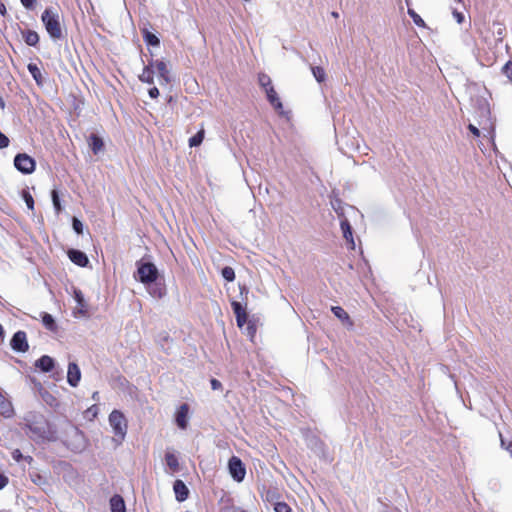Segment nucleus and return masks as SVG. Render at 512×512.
<instances>
[{
    "mask_svg": "<svg viewBox=\"0 0 512 512\" xmlns=\"http://www.w3.org/2000/svg\"><path fill=\"white\" fill-rule=\"evenodd\" d=\"M240 512H246V511H244V510H241Z\"/></svg>",
    "mask_w": 512,
    "mask_h": 512,
    "instance_id": "obj_60",
    "label": "nucleus"
},
{
    "mask_svg": "<svg viewBox=\"0 0 512 512\" xmlns=\"http://www.w3.org/2000/svg\"><path fill=\"white\" fill-rule=\"evenodd\" d=\"M5 10H6V9H5V6H4V5H1V6H0V13H1V14H4Z\"/></svg>",
    "mask_w": 512,
    "mask_h": 512,
    "instance_id": "obj_55",
    "label": "nucleus"
},
{
    "mask_svg": "<svg viewBox=\"0 0 512 512\" xmlns=\"http://www.w3.org/2000/svg\"><path fill=\"white\" fill-rule=\"evenodd\" d=\"M221 275L222 277L231 282L235 279V272H234V269L232 267H229V266H226L222 269L221 271Z\"/></svg>",
    "mask_w": 512,
    "mask_h": 512,
    "instance_id": "obj_32",
    "label": "nucleus"
},
{
    "mask_svg": "<svg viewBox=\"0 0 512 512\" xmlns=\"http://www.w3.org/2000/svg\"><path fill=\"white\" fill-rule=\"evenodd\" d=\"M42 322L47 329L51 331L56 329V324L52 315L45 313L42 317Z\"/></svg>",
    "mask_w": 512,
    "mask_h": 512,
    "instance_id": "obj_29",
    "label": "nucleus"
},
{
    "mask_svg": "<svg viewBox=\"0 0 512 512\" xmlns=\"http://www.w3.org/2000/svg\"><path fill=\"white\" fill-rule=\"evenodd\" d=\"M205 131L202 127L193 137L189 139V146L190 147H197L199 146L203 139H204Z\"/></svg>",
    "mask_w": 512,
    "mask_h": 512,
    "instance_id": "obj_25",
    "label": "nucleus"
},
{
    "mask_svg": "<svg viewBox=\"0 0 512 512\" xmlns=\"http://www.w3.org/2000/svg\"><path fill=\"white\" fill-rule=\"evenodd\" d=\"M247 330H248V334L251 336H253V334L255 333V329L252 326H248Z\"/></svg>",
    "mask_w": 512,
    "mask_h": 512,
    "instance_id": "obj_52",
    "label": "nucleus"
},
{
    "mask_svg": "<svg viewBox=\"0 0 512 512\" xmlns=\"http://www.w3.org/2000/svg\"><path fill=\"white\" fill-rule=\"evenodd\" d=\"M221 386H222V385H221V382H220V381H218L217 379H212V380H211V387H212V389H213V390H217V389H219Z\"/></svg>",
    "mask_w": 512,
    "mask_h": 512,
    "instance_id": "obj_49",
    "label": "nucleus"
},
{
    "mask_svg": "<svg viewBox=\"0 0 512 512\" xmlns=\"http://www.w3.org/2000/svg\"><path fill=\"white\" fill-rule=\"evenodd\" d=\"M92 398L96 400L98 398V392H94Z\"/></svg>",
    "mask_w": 512,
    "mask_h": 512,
    "instance_id": "obj_56",
    "label": "nucleus"
},
{
    "mask_svg": "<svg viewBox=\"0 0 512 512\" xmlns=\"http://www.w3.org/2000/svg\"><path fill=\"white\" fill-rule=\"evenodd\" d=\"M27 68L36 83L42 84V73L39 67L34 63H29Z\"/></svg>",
    "mask_w": 512,
    "mask_h": 512,
    "instance_id": "obj_24",
    "label": "nucleus"
},
{
    "mask_svg": "<svg viewBox=\"0 0 512 512\" xmlns=\"http://www.w3.org/2000/svg\"><path fill=\"white\" fill-rule=\"evenodd\" d=\"M332 16H333V17H338V13H337V12H333V13H332Z\"/></svg>",
    "mask_w": 512,
    "mask_h": 512,
    "instance_id": "obj_57",
    "label": "nucleus"
},
{
    "mask_svg": "<svg viewBox=\"0 0 512 512\" xmlns=\"http://www.w3.org/2000/svg\"><path fill=\"white\" fill-rule=\"evenodd\" d=\"M72 226H73L74 231L77 234H81L83 232V224L78 218H76V217L73 218Z\"/></svg>",
    "mask_w": 512,
    "mask_h": 512,
    "instance_id": "obj_40",
    "label": "nucleus"
},
{
    "mask_svg": "<svg viewBox=\"0 0 512 512\" xmlns=\"http://www.w3.org/2000/svg\"><path fill=\"white\" fill-rule=\"evenodd\" d=\"M69 259L80 267H85L89 260L86 254L80 250L71 249L68 252Z\"/></svg>",
    "mask_w": 512,
    "mask_h": 512,
    "instance_id": "obj_10",
    "label": "nucleus"
},
{
    "mask_svg": "<svg viewBox=\"0 0 512 512\" xmlns=\"http://www.w3.org/2000/svg\"><path fill=\"white\" fill-rule=\"evenodd\" d=\"M153 74H154V69L152 68L151 63H150L143 69V72L139 75V80L143 83L153 84L154 83Z\"/></svg>",
    "mask_w": 512,
    "mask_h": 512,
    "instance_id": "obj_20",
    "label": "nucleus"
},
{
    "mask_svg": "<svg viewBox=\"0 0 512 512\" xmlns=\"http://www.w3.org/2000/svg\"><path fill=\"white\" fill-rule=\"evenodd\" d=\"M500 441H501V447L506 449L512 456V441L509 442L507 445H506V442L505 440L503 439L502 435L500 434Z\"/></svg>",
    "mask_w": 512,
    "mask_h": 512,
    "instance_id": "obj_44",
    "label": "nucleus"
},
{
    "mask_svg": "<svg viewBox=\"0 0 512 512\" xmlns=\"http://www.w3.org/2000/svg\"><path fill=\"white\" fill-rule=\"evenodd\" d=\"M81 379V371L78 365L74 362L69 363L67 371V382L70 386H78Z\"/></svg>",
    "mask_w": 512,
    "mask_h": 512,
    "instance_id": "obj_9",
    "label": "nucleus"
},
{
    "mask_svg": "<svg viewBox=\"0 0 512 512\" xmlns=\"http://www.w3.org/2000/svg\"><path fill=\"white\" fill-rule=\"evenodd\" d=\"M173 490L175 492L176 499L179 502H182L187 499L189 491H188L187 486L185 485V483L182 480H176L174 482Z\"/></svg>",
    "mask_w": 512,
    "mask_h": 512,
    "instance_id": "obj_12",
    "label": "nucleus"
},
{
    "mask_svg": "<svg viewBox=\"0 0 512 512\" xmlns=\"http://www.w3.org/2000/svg\"><path fill=\"white\" fill-rule=\"evenodd\" d=\"M11 347L17 352H26L29 348L26 333L24 331H17L11 339Z\"/></svg>",
    "mask_w": 512,
    "mask_h": 512,
    "instance_id": "obj_8",
    "label": "nucleus"
},
{
    "mask_svg": "<svg viewBox=\"0 0 512 512\" xmlns=\"http://www.w3.org/2000/svg\"><path fill=\"white\" fill-rule=\"evenodd\" d=\"M73 433H74V435H72V436L76 440L74 447L76 449H81L84 446L83 445L84 444V436H83L82 432L80 430H78L77 428L73 429Z\"/></svg>",
    "mask_w": 512,
    "mask_h": 512,
    "instance_id": "obj_30",
    "label": "nucleus"
},
{
    "mask_svg": "<svg viewBox=\"0 0 512 512\" xmlns=\"http://www.w3.org/2000/svg\"><path fill=\"white\" fill-rule=\"evenodd\" d=\"M340 226L343 232V237L348 243H350L351 248L354 249L355 243L353 240L352 228L349 221L347 219L342 220Z\"/></svg>",
    "mask_w": 512,
    "mask_h": 512,
    "instance_id": "obj_16",
    "label": "nucleus"
},
{
    "mask_svg": "<svg viewBox=\"0 0 512 512\" xmlns=\"http://www.w3.org/2000/svg\"><path fill=\"white\" fill-rule=\"evenodd\" d=\"M452 14L456 19L457 23L461 24L464 21V15L461 12H458L456 9L453 10Z\"/></svg>",
    "mask_w": 512,
    "mask_h": 512,
    "instance_id": "obj_45",
    "label": "nucleus"
},
{
    "mask_svg": "<svg viewBox=\"0 0 512 512\" xmlns=\"http://www.w3.org/2000/svg\"><path fill=\"white\" fill-rule=\"evenodd\" d=\"M137 272L139 280L143 284H152L158 277V270L156 266L150 262L140 263L138 265Z\"/></svg>",
    "mask_w": 512,
    "mask_h": 512,
    "instance_id": "obj_4",
    "label": "nucleus"
},
{
    "mask_svg": "<svg viewBox=\"0 0 512 512\" xmlns=\"http://www.w3.org/2000/svg\"><path fill=\"white\" fill-rule=\"evenodd\" d=\"M311 72L318 83H322L325 81L326 73L322 67L311 66Z\"/></svg>",
    "mask_w": 512,
    "mask_h": 512,
    "instance_id": "obj_27",
    "label": "nucleus"
},
{
    "mask_svg": "<svg viewBox=\"0 0 512 512\" xmlns=\"http://www.w3.org/2000/svg\"><path fill=\"white\" fill-rule=\"evenodd\" d=\"M331 311L343 323H347L349 325L352 324L350 322V317H349L348 313L342 307H340V306H333V307H331Z\"/></svg>",
    "mask_w": 512,
    "mask_h": 512,
    "instance_id": "obj_22",
    "label": "nucleus"
},
{
    "mask_svg": "<svg viewBox=\"0 0 512 512\" xmlns=\"http://www.w3.org/2000/svg\"><path fill=\"white\" fill-rule=\"evenodd\" d=\"M110 507L112 512H125L126 507L123 498L120 495H114L110 499Z\"/></svg>",
    "mask_w": 512,
    "mask_h": 512,
    "instance_id": "obj_18",
    "label": "nucleus"
},
{
    "mask_svg": "<svg viewBox=\"0 0 512 512\" xmlns=\"http://www.w3.org/2000/svg\"><path fill=\"white\" fill-rule=\"evenodd\" d=\"M89 146L91 147L94 154L99 153L103 148V141L97 135L92 134L89 137Z\"/></svg>",
    "mask_w": 512,
    "mask_h": 512,
    "instance_id": "obj_23",
    "label": "nucleus"
},
{
    "mask_svg": "<svg viewBox=\"0 0 512 512\" xmlns=\"http://www.w3.org/2000/svg\"><path fill=\"white\" fill-rule=\"evenodd\" d=\"M25 425L29 429L30 436L36 440H57L55 428L45 419V417L36 412H28L24 417Z\"/></svg>",
    "mask_w": 512,
    "mask_h": 512,
    "instance_id": "obj_1",
    "label": "nucleus"
},
{
    "mask_svg": "<svg viewBox=\"0 0 512 512\" xmlns=\"http://www.w3.org/2000/svg\"><path fill=\"white\" fill-rule=\"evenodd\" d=\"M275 512H291V508L285 502H277L274 507Z\"/></svg>",
    "mask_w": 512,
    "mask_h": 512,
    "instance_id": "obj_38",
    "label": "nucleus"
},
{
    "mask_svg": "<svg viewBox=\"0 0 512 512\" xmlns=\"http://www.w3.org/2000/svg\"><path fill=\"white\" fill-rule=\"evenodd\" d=\"M228 467L229 472L235 481L241 482L244 479L246 470L242 461L238 457L233 456L229 460Z\"/></svg>",
    "mask_w": 512,
    "mask_h": 512,
    "instance_id": "obj_7",
    "label": "nucleus"
},
{
    "mask_svg": "<svg viewBox=\"0 0 512 512\" xmlns=\"http://www.w3.org/2000/svg\"><path fill=\"white\" fill-rule=\"evenodd\" d=\"M154 73L158 74V81L160 85H167L171 82L170 70L168 65L163 60H156L151 63Z\"/></svg>",
    "mask_w": 512,
    "mask_h": 512,
    "instance_id": "obj_6",
    "label": "nucleus"
},
{
    "mask_svg": "<svg viewBox=\"0 0 512 512\" xmlns=\"http://www.w3.org/2000/svg\"><path fill=\"white\" fill-rule=\"evenodd\" d=\"M455 1H456L457 3H461V2H462V0H455Z\"/></svg>",
    "mask_w": 512,
    "mask_h": 512,
    "instance_id": "obj_59",
    "label": "nucleus"
},
{
    "mask_svg": "<svg viewBox=\"0 0 512 512\" xmlns=\"http://www.w3.org/2000/svg\"><path fill=\"white\" fill-rule=\"evenodd\" d=\"M407 12H408L409 16L412 18L415 25H417L418 27H423V28L426 27L424 20L413 9L408 8Z\"/></svg>",
    "mask_w": 512,
    "mask_h": 512,
    "instance_id": "obj_28",
    "label": "nucleus"
},
{
    "mask_svg": "<svg viewBox=\"0 0 512 512\" xmlns=\"http://www.w3.org/2000/svg\"><path fill=\"white\" fill-rule=\"evenodd\" d=\"M21 4L28 10H32L35 6L36 0H20Z\"/></svg>",
    "mask_w": 512,
    "mask_h": 512,
    "instance_id": "obj_43",
    "label": "nucleus"
},
{
    "mask_svg": "<svg viewBox=\"0 0 512 512\" xmlns=\"http://www.w3.org/2000/svg\"><path fill=\"white\" fill-rule=\"evenodd\" d=\"M144 38L146 43L152 46H157L160 43L158 37L150 32H146Z\"/></svg>",
    "mask_w": 512,
    "mask_h": 512,
    "instance_id": "obj_34",
    "label": "nucleus"
},
{
    "mask_svg": "<svg viewBox=\"0 0 512 512\" xmlns=\"http://www.w3.org/2000/svg\"><path fill=\"white\" fill-rule=\"evenodd\" d=\"M148 93L151 98H157L159 96V90L156 87L150 88Z\"/></svg>",
    "mask_w": 512,
    "mask_h": 512,
    "instance_id": "obj_47",
    "label": "nucleus"
},
{
    "mask_svg": "<svg viewBox=\"0 0 512 512\" xmlns=\"http://www.w3.org/2000/svg\"><path fill=\"white\" fill-rule=\"evenodd\" d=\"M406 4L409 6L410 0H405Z\"/></svg>",
    "mask_w": 512,
    "mask_h": 512,
    "instance_id": "obj_58",
    "label": "nucleus"
},
{
    "mask_svg": "<svg viewBox=\"0 0 512 512\" xmlns=\"http://www.w3.org/2000/svg\"><path fill=\"white\" fill-rule=\"evenodd\" d=\"M22 196H23V199H24V201H25V203H26L27 207H28L30 210H33V208H34V200H33L32 195H31L28 191L24 190V191L22 192Z\"/></svg>",
    "mask_w": 512,
    "mask_h": 512,
    "instance_id": "obj_35",
    "label": "nucleus"
},
{
    "mask_svg": "<svg viewBox=\"0 0 512 512\" xmlns=\"http://www.w3.org/2000/svg\"><path fill=\"white\" fill-rule=\"evenodd\" d=\"M35 161L26 153H19L14 158V166L23 174H31L35 170Z\"/></svg>",
    "mask_w": 512,
    "mask_h": 512,
    "instance_id": "obj_5",
    "label": "nucleus"
},
{
    "mask_svg": "<svg viewBox=\"0 0 512 512\" xmlns=\"http://www.w3.org/2000/svg\"><path fill=\"white\" fill-rule=\"evenodd\" d=\"M23 38L25 43L29 46H36L39 42V35L36 31L33 30H27L23 32Z\"/></svg>",
    "mask_w": 512,
    "mask_h": 512,
    "instance_id": "obj_21",
    "label": "nucleus"
},
{
    "mask_svg": "<svg viewBox=\"0 0 512 512\" xmlns=\"http://www.w3.org/2000/svg\"><path fill=\"white\" fill-rule=\"evenodd\" d=\"M469 131L476 137L480 136V130L473 124L468 125Z\"/></svg>",
    "mask_w": 512,
    "mask_h": 512,
    "instance_id": "obj_46",
    "label": "nucleus"
},
{
    "mask_svg": "<svg viewBox=\"0 0 512 512\" xmlns=\"http://www.w3.org/2000/svg\"><path fill=\"white\" fill-rule=\"evenodd\" d=\"M147 285H148L149 294L152 297L160 299L166 295L165 288L163 286H161L160 284L153 282L152 284H147Z\"/></svg>",
    "mask_w": 512,
    "mask_h": 512,
    "instance_id": "obj_19",
    "label": "nucleus"
},
{
    "mask_svg": "<svg viewBox=\"0 0 512 512\" xmlns=\"http://www.w3.org/2000/svg\"><path fill=\"white\" fill-rule=\"evenodd\" d=\"M3 341H4V332H3L2 326L0 325V343H2Z\"/></svg>",
    "mask_w": 512,
    "mask_h": 512,
    "instance_id": "obj_51",
    "label": "nucleus"
},
{
    "mask_svg": "<svg viewBox=\"0 0 512 512\" xmlns=\"http://www.w3.org/2000/svg\"><path fill=\"white\" fill-rule=\"evenodd\" d=\"M0 108L1 109H4L5 108V102L3 100V98L0 96Z\"/></svg>",
    "mask_w": 512,
    "mask_h": 512,
    "instance_id": "obj_53",
    "label": "nucleus"
},
{
    "mask_svg": "<svg viewBox=\"0 0 512 512\" xmlns=\"http://www.w3.org/2000/svg\"><path fill=\"white\" fill-rule=\"evenodd\" d=\"M237 325L242 328L244 324L247 322V313H242V315L236 317Z\"/></svg>",
    "mask_w": 512,
    "mask_h": 512,
    "instance_id": "obj_42",
    "label": "nucleus"
},
{
    "mask_svg": "<svg viewBox=\"0 0 512 512\" xmlns=\"http://www.w3.org/2000/svg\"><path fill=\"white\" fill-rule=\"evenodd\" d=\"M14 414L12 403L0 392V415L10 418Z\"/></svg>",
    "mask_w": 512,
    "mask_h": 512,
    "instance_id": "obj_13",
    "label": "nucleus"
},
{
    "mask_svg": "<svg viewBox=\"0 0 512 512\" xmlns=\"http://www.w3.org/2000/svg\"><path fill=\"white\" fill-rule=\"evenodd\" d=\"M9 145L8 137L0 132V149L6 148Z\"/></svg>",
    "mask_w": 512,
    "mask_h": 512,
    "instance_id": "obj_41",
    "label": "nucleus"
},
{
    "mask_svg": "<svg viewBox=\"0 0 512 512\" xmlns=\"http://www.w3.org/2000/svg\"><path fill=\"white\" fill-rule=\"evenodd\" d=\"M41 20L47 33L54 41L63 38L60 15L56 10L52 8H46L42 13Z\"/></svg>",
    "mask_w": 512,
    "mask_h": 512,
    "instance_id": "obj_2",
    "label": "nucleus"
},
{
    "mask_svg": "<svg viewBox=\"0 0 512 512\" xmlns=\"http://www.w3.org/2000/svg\"><path fill=\"white\" fill-rule=\"evenodd\" d=\"M187 415H188V406H187V404H183L180 406V408L176 414V423L182 429H185L187 426Z\"/></svg>",
    "mask_w": 512,
    "mask_h": 512,
    "instance_id": "obj_15",
    "label": "nucleus"
},
{
    "mask_svg": "<svg viewBox=\"0 0 512 512\" xmlns=\"http://www.w3.org/2000/svg\"><path fill=\"white\" fill-rule=\"evenodd\" d=\"M8 484V478L0 473V490Z\"/></svg>",
    "mask_w": 512,
    "mask_h": 512,
    "instance_id": "obj_48",
    "label": "nucleus"
},
{
    "mask_svg": "<svg viewBox=\"0 0 512 512\" xmlns=\"http://www.w3.org/2000/svg\"><path fill=\"white\" fill-rule=\"evenodd\" d=\"M265 92H266L268 101L274 107V109L278 113L283 114L282 102L280 101V99H279L276 91L274 90V88L273 87L266 88Z\"/></svg>",
    "mask_w": 512,
    "mask_h": 512,
    "instance_id": "obj_11",
    "label": "nucleus"
},
{
    "mask_svg": "<svg viewBox=\"0 0 512 512\" xmlns=\"http://www.w3.org/2000/svg\"><path fill=\"white\" fill-rule=\"evenodd\" d=\"M52 201H53V205H54L55 210L57 212H60L62 207H61L59 196H58V193H57L56 190L52 191Z\"/></svg>",
    "mask_w": 512,
    "mask_h": 512,
    "instance_id": "obj_39",
    "label": "nucleus"
},
{
    "mask_svg": "<svg viewBox=\"0 0 512 512\" xmlns=\"http://www.w3.org/2000/svg\"><path fill=\"white\" fill-rule=\"evenodd\" d=\"M258 83L262 88H264V90H266V88L273 87L271 78L264 73L259 74Z\"/></svg>",
    "mask_w": 512,
    "mask_h": 512,
    "instance_id": "obj_31",
    "label": "nucleus"
},
{
    "mask_svg": "<svg viewBox=\"0 0 512 512\" xmlns=\"http://www.w3.org/2000/svg\"><path fill=\"white\" fill-rule=\"evenodd\" d=\"M74 298L77 302V312L79 314H81L82 316H86L87 314V311H86V308H87V304H86V301L84 299V296H83V293L80 291V290H75L74 291Z\"/></svg>",
    "mask_w": 512,
    "mask_h": 512,
    "instance_id": "obj_17",
    "label": "nucleus"
},
{
    "mask_svg": "<svg viewBox=\"0 0 512 512\" xmlns=\"http://www.w3.org/2000/svg\"><path fill=\"white\" fill-rule=\"evenodd\" d=\"M502 73L507 77V79L512 83V61H508L502 67Z\"/></svg>",
    "mask_w": 512,
    "mask_h": 512,
    "instance_id": "obj_36",
    "label": "nucleus"
},
{
    "mask_svg": "<svg viewBox=\"0 0 512 512\" xmlns=\"http://www.w3.org/2000/svg\"><path fill=\"white\" fill-rule=\"evenodd\" d=\"M490 137H491V140L493 141L494 140V127H493V125H491Z\"/></svg>",
    "mask_w": 512,
    "mask_h": 512,
    "instance_id": "obj_54",
    "label": "nucleus"
},
{
    "mask_svg": "<svg viewBox=\"0 0 512 512\" xmlns=\"http://www.w3.org/2000/svg\"><path fill=\"white\" fill-rule=\"evenodd\" d=\"M231 306L236 317L242 315V313H246L245 308L237 301H233Z\"/></svg>",
    "mask_w": 512,
    "mask_h": 512,
    "instance_id": "obj_37",
    "label": "nucleus"
},
{
    "mask_svg": "<svg viewBox=\"0 0 512 512\" xmlns=\"http://www.w3.org/2000/svg\"><path fill=\"white\" fill-rule=\"evenodd\" d=\"M35 365L43 372H50L54 367V360L48 355H43L36 361Z\"/></svg>",
    "mask_w": 512,
    "mask_h": 512,
    "instance_id": "obj_14",
    "label": "nucleus"
},
{
    "mask_svg": "<svg viewBox=\"0 0 512 512\" xmlns=\"http://www.w3.org/2000/svg\"><path fill=\"white\" fill-rule=\"evenodd\" d=\"M497 29L494 31V35L498 42H501L504 37L505 27L501 23L493 24Z\"/></svg>",
    "mask_w": 512,
    "mask_h": 512,
    "instance_id": "obj_33",
    "label": "nucleus"
},
{
    "mask_svg": "<svg viewBox=\"0 0 512 512\" xmlns=\"http://www.w3.org/2000/svg\"><path fill=\"white\" fill-rule=\"evenodd\" d=\"M109 424L115 436L119 437L120 441H122L127 433V421L124 415L118 410H113L109 415Z\"/></svg>",
    "mask_w": 512,
    "mask_h": 512,
    "instance_id": "obj_3",
    "label": "nucleus"
},
{
    "mask_svg": "<svg viewBox=\"0 0 512 512\" xmlns=\"http://www.w3.org/2000/svg\"><path fill=\"white\" fill-rule=\"evenodd\" d=\"M165 461H166L167 466L172 471H177L178 470V467H179L178 459H177V457L173 453H166Z\"/></svg>",
    "mask_w": 512,
    "mask_h": 512,
    "instance_id": "obj_26",
    "label": "nucleus"
},
{
    "mask_svg": "<svg viewBox=\"0 0 512 512\" xmlns=\"http://www.w3.org/2000/svg\"><path fill=\"white\" fill-rule=\"evenodd\" d=\"M12 454H13V458L16 461H19L22 458V454H21L20 450H18V449L14 450Z\"/></svg>",
    "mask_w": 512,
    "mask_h": 512,
    "instance_id": "obj_50",
    "label": "nucleus"
}]
</instances>
